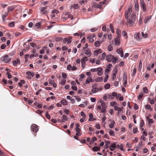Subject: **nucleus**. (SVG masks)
I'll list each match as a JSON object with an SVG mask.
<instances>
[{"instance_id":"6e6d98bb","label":"nucleus","mask_w":156,"mask_h":156,"mask_svg":"<svg viewBox=\"0 0 156 156\" xmlns=\"http://www.w3.org/2000/svg\"><path fill=\"white\" fill-rule=\"evenodd\" d=\"M108 98L109 99H112L113 97H112V95L110 94H108Z\"/></svg>"},{"instance_id":"8fccbe9b","label":"nucleus","mask_w":156,"mask_h":156,"mask_svg":"<svg viewBox=\"0 0 156 156\" xmlns=\"http://www.w3.org/2000/svg\"><path fill=\"white\" fill-rule=\"evenodd\" d=\"M93 115L92 113L90 114L89 115V117L90 118L88 120L89 121H92V120L91 119L93 117Z\"/></svg>"},{"instance_id":"2eb2a0df","label":"nucleus","mask_w":156,"mask_h":156,"mask_svg":"<svg viewBox=\"0 0 156 156\" xmlns=\"http://www.w3.org/2000/svg\"><path fill=\"white\" fill-rule=\"evenodd\" d=\"M134 37L137 40L140 41L141 40V38L140 37L139 33H137L134 35Z\"/></svg>"},{"instance_id":"052dcab7","label":"nucleus","mask_w":156,"mask_h":156,"mask_svg":"<svg viewBox=\"0 0 156 156\" xmlns=\"http://www.w3.org/2000/svg\"><path fill=\"white\" fill-rule=\"evenodd\" d=\"M141 8H142L143 10L144 11H145L146 10V5H145L141 6Z\"/></svg>"},{"instance_id":"ea45409f","label":"nucleus","mask_w":156,"mask_h":156,"mask_svg":"<svg viewBox=\"0 0 156 156\" xmlns=\"http://www.w3.org/2000/svg\"><path fill=\"white\" fill-rule=\"evenodd\" d=\"M72 6L75 9H77L79 7L78 5L76 4H74Z\"/></svg>"},{"instance_id":"412c9836","label":"nucleus","mask_w":156,"mask_h":156,"mask_svg":"<svg viewBox=\"0 0 156 156\" xmlns=\"http://www.w3.org/2000/svg\"><path fill=\"white\" fill-rule=\"evenodd\" d=\"M98 74L99 76H101L103 74L102 69H98Z\"/></svg>"},{"instance_id":"a878e982","label":"nucleus","mask_w":156,"mask_h":156,"mask_svg":"<svg viewBox=\"0 0 156 156\" xmlns=\"http://www.w3.org/2000/svg\"><path fill=\"white\" fill-rule=\"evenodd\" d=\"M62 104L63 105H67V102L66 101L65 99H63L61 101Z\"/></svg>"},{"instance_id":"3c124183","label":"nucleus","mask_w":156,"mask_h":156,"mask_svg":"<svg viewBox=\"0 0 156 156\" xmlns=\"http://www.w3.org/2000/svg\"><path fill=\"white\" fill-rule=\"evenodd\" d=\"M122 35L123 36L126 37V38H127V33L125 31H123L122 32Z\"/></svg>"},{"instance_id":"ddd939ff","label":"nucleus","mask_w":156,"mask_h":156,"mask_svg":"<svg viewBox=\"0 0 156 156\" xmlns=\"http://www.w3.org/2000/svg\"><path fill=\"white\" fill-rule=\"evenodd\" d=\"M90 82H92V79L90 77H89L88 78V79L85 82V83L83 85H85V84H89L90 83Z\"/></svg>"},{"instance_id":"393cba45","label":"nucleus","mask_w":156,"mask_h":156,"mask_svg":"<svg viewBox=\"0 0 156 156\" xmlns=\"http://www.w3.org/2000/svg\"><path fill=\"white\" fill-rule=\"evenodd\" d=\"M100 148V147H94L92 149L94 151H97L99 150Z\"/></svg>"},{"instance_id":"9d476101","label":"nucleus","mask_w":156,"mask_h":156,"mask_svg":"<svg viewBox=\"0 0 156 156\" xmlns=\"http://www.w3.org/2000/svg\"><path fill=\"white\" fill-rule=\"evenodd\" d=\"M93 6L94 8H98L99 9H101L102 8L101 5L98 4L96 2H94L93 3Z\"/></svg>"},{"instance_id":"aec40b11","label":"nucleus","mask_w":156,"mask_h":156,"mask_svg":"<svg viewBox=\"0 0 156 156\" xmlns=\"http://www.w3.org/2000/svg\"><path fill=\"white\" fill-rule=\"evenodd\" d=\"M101 56L102 57L99 58V59L101 60H103L105 59V58L106 56L105 53H103L101 55Z\"/></svg>"},{"instance_id":"de8ad7c7","label":"nucleus","mask_w":156,"mask_h":156,"mask_svg":"<svg viewBox=\"0 0 156 156\" xmlns=\"http://www.w3.org/2000/svg\"><path fill=\"white\" fill-rule=\"evenodd\" d=\"M87 38L88 39L89 41L91 43H92L94 41L93 39L92 38L90 37H87Z\"/></svg>"},{"instance_id":"4be33fe9","label":"nucleus","mask_w":156,"mask_h":156,"mask_svg":"<svg viewBox=\"0 0 156 156\" xmlns=\"http://www.w3.org/2000/svg\"><path fill=\"white\" fill-rule=\"evenodd\" d=\"M135 9L136 11H138L139 10V5L137 2H135Z\"/></svg>"},{"instance_id":"37998d69","label":"nucleus","mask_w":156,"mask_h":156,"mask_svg":"<svg viewBox=\"0 0 156 156\" xmlns=\"http://www.w3.org/2000/svg\"><path fill=\"white\" fill-rule=\"evenodd\" d=\"M103 80V78L102 77H99L98 79H96V81L98 82H99L100 81H102Z\"/></svg>"},{"instance_id":"f3484780","label":"nucleus","mask_w":156,"mask_h":156,"mask_svg":"<svg viewBox=\"0 0 156 156\" xmlns=\"http://www.w3.org/2000/svg\"><path fill=\"white\" fill-rule=\"evenodd\" d=\"M26 74L29 76L33 77L34 76V73L33 72H31L30 71H27L26 72Z\"/></svg>"},{"instance_id":"1a4fd4ad","label":"nucleus","mask_w":156,"mask_h":156,"mask_svg":"<svg viewBox=\"0 0 156 156\" xmlns=\"http://www.w3.org/2000/svg\"><path fill=\"white\" fill-rule=\"evenodd\" d=\"M20 63V60L18 59H16V60H14L13 62V65L15 66H16L17 65L19 64Z\"/></svg>"},{"instance_id":"f03ea898","label":"nucleus","mask_w":156,"mask_h":156,"mask_svg":"<svg viewBox=\"0 0 156 156\" xmlns=\"http://www.w3.org/2000/svg\"><path fill=\"white\" fill-rule=\"evenodd\" d=\"M106 60L109 62H111L115 64L118 60V58L116 56H114L112 55H108L106 56Z\"/></svg>"},{"instance_id":"72a5a7b5","label":"nucleus","mask_w":156,"mask_h":156,"mask_svg":"<svg viewBox=\"0 0 156 156\" xmlns=\"http://www.w3.org/2000/svg\"><path fill=\"white\" fill-rule=\"evenodd\" d=\"M88 58L87 57H84L81 59V61L84 62L87 61Z\"/></svg>"},{"instance_id":"5701e85b","label":"nucleus","mask_w":156,"mask_h":156,"mask_svg":"<svg viewBox=\"0 0 156 156\" xmlns=\"http://www.w3.org/2000/svg\"><path fill=\"white\" fill-rule=\"evenodd\" d=\"M8 16V14L6 12H5L4 14H3L2 15V18L3 19V21H5V18L7 17Z\"/></svg>"},{"instance_id":"c9c22d12","label":"nucleus","mask_w":156,"mask_h":156,"mask_svg":"<svg viewBox=\"0 0 156 156\" xmlns=\"http://www.w3.org/2000/svg\"><path fill=\"white\" fill-rule=\"evenodd\" d=\"M110 84L109 83H107L105 86V88L106 89H108L110 87Z\"/></svg>"},{"instance_id":"c85d7f7f","label":"nucleus","mask_w":156,"mask_h":156,"mask_svg":"<svg viewBox=\"0 0 156 156\" xmlns=\"http://www.w3.org/2000/svg\"><path fill=\"white\" fill-rule=\"evenodd\" d=\"M71 39H72V37L70 36H69L68 37V38H67V43L68 44H69L71 42Z\"/></svg>"},{"instance_id":"774afa93","label":"nucleus","mask_w":156,"mask_h":156,"mask_svg":"<svg viewBox=\"0 0 156 156\" xmlns=\"http://www.w3.org/2000/svg\"><path fill=\"white\" fill-rule=\"evenodd\" d=\"M85 62H84L81 61V66L82 68H84L85 67Z\"/></svg>"},{"instance_id":"338daca9","label":"nucleus","mask_w":156,"mask_h":156,"mask_svg":"<svg viewBox=\"0 0 156 156\" xmlns=\"http://www.w3.org/2000/svg\"><path fill=\"white\" fill-rule=\"evenodd\" d=\"M68 18H70L71 20H72L73 19V16L71 14H68Z\"/></svg>"},{"instance_id":"69168bd1","label":"nucleus","mask_w":156,"mask_h":156,"mask_svg":"<svg viewBox=\"0 0 156 156\" xmlns=\"http://www.w3.org/2000/svg\"><path fill=\"white\" fill-rule=\"evenodd\" d=\"M145 5L144 2V0H141L140 2V5L141 6Z\"/></svg>"},{"instance_id":"f704fd0d","label":"nucleus","mask_w":156,"mask_h":156,"mask_svg":"<svg viewBox=\"0 0 156 156\" xmlns=\"http://www.w3.org/2000/svg\"><path fill=\"white\" fill-rule=\"evenodd\" d=\"M9 25L10 27H13L15 25V22H12L11 23H9Z\"/></svg>"},{"instance_id":"5fc2aeb1","label":"nucleus","mask_w":156,"mask_h":156,"mask_svg":"<svg viewBox=\"0 0 156 156\" xmlns=\"http://www.w3.org/2000/svg\"><path fill=\"white\" fill-rule=\"evenodd\" d=\"M66 82V80H62L61 81L60 84H61L62 85H64L65 84Z\"/></svg>"},{"instance_id":"c03bdc74","label":"nucleus","mask_w":156,"mask_h":156,"mask_svg":"<svg viewBox=\"0 0 156 156\" xmlns=\"http://www.w3.org/2000/svg\"><path fill=\"white\" fill-rule=\"evenodd\" d=\"M89 61L90 62H91L92 63H94L95 62V58H94L92 59L91 58H90L89 59Z\"/></svg>"},{"instance_id":"680f3d73","label":"nucleus","mask_w":156,"mask_h":156,"mask_svg":"<svg viewBox=\"0 0 156 156\" xmlns=\"http://www.w3.org/2000/svg\"><path fill=\"white\" fill-rule=\"evenodd\" d=\"M108 75H106L105 76V78H104V82L105 83L106 82L108 79Z\"/></svg>"},{"instance_id":"c756f323","label":"nucleus","mask_w":156,"mask_h":156,"mask_svg":"<svg viewBox=\"0 0 156 156\" xmlns=\"http://www.w3.org/2000/svg\"><path fill=\"white\" fill-rule=\"evenodd\" d=\"M109 27L110 28L111 31L112 33H114V30L113 29V25L112 24H110Z\"/></svg>"},{"instance_id":"bf43d9fd","label":"nucleus","mask_w":156,"mask_h":156,"mask_svg":"<svg viewBox=\"0 0 156 156\" xmlns=\"http://www.w3.org/2000/svg\"><path fill=\"white\" fill-rule=\"evenodd\" d=\"M62 76L63 78H66L67 77L66 74L65 73H62Z\"/></svg>"},{"instance_id":"58836bf2","label":"nucleus","mask_w":156,"mask_h":156,"mask_svg":"<svg viewBox=\"0 0 156 156\" xmlns=\"http://www.w3.org/2000/svg\"><path fill=\"white\" fill-rule=\"evenodd\" d=\"M108 50L109 51H111L113 49V48L112 46L109 45L108 47Z\"/></svg>"},{"instance_id":"7ed1b4c3","label":"nucleus","mask_w":156,"mask_h":156,"mask_svg":"<svg viewBox=\"0 0 156 156\" xmlns=\"http://www.w3.org/2000/svg\"><path fill=\"white\" fill-rule=\"evenodd\" d=\"M1 60L2 61H4L5 63H8L11 60L10 58H9V56L8 55L4 56L3 57H2Z\"/></svg>"},{"instance_id":"4468645a","label":"nucleus","mask_w":156,"mask_h":156,"mask_svg":"<svg viewBox=\"0 0 156 156\" xmlns=\"http://www.w3.org/2000/svg\"><path fill=\"white\" fill-rule=\"evenodd\" d=\"M85 54L86 55H88V56L89 57H90L91 55L90 50L89 49H87V50L85 52Z\"/></svg>"},{"instance_id":"6ab92c4d","label":"nucleus","mask_w":156,"mask_h":156,"mask_svg":"<svg viewBox=\"0 0 156 156\" xmlns=\"http://www.w3.org/2000/svg\"><path fill=\"white\" fill-rule=\"evenodd\" d=\"M9 70V69H6V71L7 72L6 73V75L8 76V78L9 79H10L12 78V76L10 73L8 72Z\"/></svg>"},{"instance_id":"20e7f679","label":"nucleus","mask_w":156,"mask_h":156,"mask_svg":"<svg viewBox=\"0 0 156 156\" xmlns=\"http://www.w3.org/2000/svg\"><path fill=\"white\" fill-rule=\"evenodd\" d=\"M32 131L34 132H37L38 130V128L37 125L35 124H32L31 126Z\"/></svg>"},{"instance_id":"e433bc0d","label":"nucleus","mask_w":156,"mask_h":156,"mask_svg":"<svg viewBox=\"0 0 156 156\" xmlns=\"http://www.w3.org/2000/svg\"><path fill=\"white\" fill-rule=\"evenodd\" d=\"M114 131H113L112 130H110V131H109V135L110 136H114Z\"/></svg>"},{"instance_id":"473e14b6","label":"nucleus","mask_w":156,"mask_h":156,"mask_svg":"<svg viewBox=\"0 0 156 156\" xmlns=\"http://www.w3.org/2000/svg\"><path fill=\"white\" fill-rule=\"evenodd\" d=\"M117 105V103L115 101H112L110 102V105L111 106H114Z\"/></svg>"},{"instance_id":"423d86ee","label":"nucleus","mask_w":156,"mask_h":156,"mask_svg":"<svg viewBox=\"0 0 156 156\" xmlns=\"http://www.w3.org/2000/svg\"><path fill=\"white\" fill-rule=\"evenodd\" d=\"M115 44L114 45H119L120 44V39L119 37V36H118L114 40Z\"/></svg>"},{"instance_id":"9b49d317","label":"nucleus","mask_w":156,"mask_h":156,"mask_svg":"<svg viewBox=\"0 0 156 156\" xmlns=\"http://www.w3.org/2000/svg\"><path fill=\"white\" fill-rule=\"evenodd\" d=\"M112 95L114 97H115L116 98L118 99L119 98L121 95L119 94H117L115 92L112 93Z\"/></svg>"},{"instance_id":"39448f33","label":"nucleus","mask_w":156,"mask_h":156,"mask_svg":"<svg viewBox=\"0 0 156 156\" xmlns=\"http://www.w3.org/2000/svg\"><path fill=\"white\" fill-rule=\"evenodd\" d=\"M116 51L118 54L120 55L121 57L122 58L123 57V51L122 48H117L116 49Z\"/></svg>"},{"instance_id":"2f4dec72","label":"nucleus","mask_w":156,"mask_h":156,"mask_svg":"<svg viewBox=\"0 0 156 156\" xmlns=\"http://www.w3.org/2000/svg\"><path fill=\"white\" fill-rule=\"evenodd\" d=\"M48 8L47 6H45L44 7H42L41 9V12H43L44 11H45V10L47 9Z\"/></svg>"},{"instance_id":"f8f14e48","label":"nucleus","mask_w":156,"mask_h":156,"mask_svg":"<svg viewBox=\"0 0 156 156\" xmlns=\"http://www.w3.org/2000/svg\"><path fill=\"white\" fill-rule=\"evenodd\" d=\"M102 52L101 50V49H99L98 50H94V55L96 56L98 54L101 53Z\"/></svg>"},{"instance_id":"a211bd4d","label":"nucleus","mask_w":156,"mask_h":156,"mask_svg":"<svg viewBox=\"0 0 156 156\" xmlns=\"http://www.w3.org/2000/svg\"><path fill=\"white\" fill-rule=\"evenodd\" d=\"M151 18V16H148L146 17L144 20V22L145 23H147L150 20Z\"/></svg>"},{"instance_id":"bb28decb","label":"nucleus","mask_w":156,"mask_h":156,"mask_svg":"<svg viewBox=\"0 0 156 156\" xmlns=\"http://www.w3.org/2000/svg\"><path fill=\"white\" fill-rule=\"evenodd\" d=\"M144 94L143 93H142L138 95V99L140 101L141 100L143 97L144 96Z\"/></svg>"},{"instance_id":"e2e57ef3","label":"nucleus","mask_w":156,"mask_h":156,"mask_svg":"<svg viewBox=\"0 0 156 156\" xmlns=\"http://www.w3.org/2000/svg\"><path fill=\"white\" fill-rule=\"evenodd\" d=\"M145 108L147 110L150 109L151 108V105H147L145 106Z\"/></svg>"},{"instance_id":"0e129e2a","label":"nucleus","mask_w":156,"mask_h":156,"mask_svg":"<svg viewBox=\"0 0 156 156\" xmlns=\"http://www.w3.org/2000/svg\"><path fill=\"white\" fill-rule=\"evenodd\" d=\"M62 118L63 119H64L65 121H67L68 119L67 118V116L65 115H63L62 116Z\"/></svg>"},{"instance_id":"0eeeda50","label":"nucleus","mask_w":156,"mask_h":156,"mask_svg":"<svg viewBox=\"0 0 156 156\" xmlns=\"http://www.w3.org/2000/svg\"><path fill=\"white\" fill-rule=\"evenodd\" d=\"M123 109V107H122L121 108H119L117 106H115L114 107V110L115 111H117L118 112L117 113V115H118L119 113H120L121 111Z\"/></svg>"},{"instance_id":"09e8293b","label":"nucleus","mask_w":156,"mask_h":156,"mask_svg":"<svg viewBox=\"0 0 156 156\" xmlns=\"http://www.w3.org/2000/svg\"><path fill=\"white\" fill-rule=\"evenodd\" d=\"M123 80V81H127V76L126 75H125V74L124 75Z\"/></svg>"},{"instance_id":"864d4df0","label":"nucleus","mask_w":156,"mask_h":156,"mask_svg":"<svg viewBox=\"0 0 156 156\" xmlns=\"http://www.w3.org/2000/svg\"><path fill=\"white\" fill-rule=\"evenodd\" d=\"M155 64H156L155 63H152L151 64H149V67H148V68H153L154 67Z\"/></svg>"},{"instance_id":"a19ab883","label":"nucleus","mask_w":156,"mask_h":156,"mask_svg":"<svg viewBox=\"0 0 156 156\" xmlns=\"http://www.w3.org/2000/svg\"><path fill=\"white\" fill-rule=\"evenodd\" d=\"M143 90L144 92L145 93L147 94L148 93V89L147 87H146L143 88Z\"/></svg>"},{"instance_id":"603ef678","label":"nucleus","mask_w":156,"mask_h":156,"mask_svg":"<svg viewBox=\"0 0 156 156\" xmlns=\"http://www.w3.org/2000/svg\"><path fill=\"white\" fill-rule=\"evenodd\" d=\"M94 45L97 47H98L100 45V43L98 41H96L95 42Z\"/></svg>"},{"instance_id":"79ce46f5","label":"nucleus","mask_w":156,"mask_h":156,"mask_svg":"<svg viewBox=\"0 0 156 156\" xmlns=\"http://www.w3.org/2000/svg\"><path fill=\"white\" fill-rule=\"evenodd\" d=\"M116 32L117 34L118 35V36H119V35L121 33V31L119 29H117L116 30Z\"/></svg>"},{"instance_id":"49530a36","label":"nucleus","mask_w":156,"mask_h":156,"mask_svg":"<svg viewBox=\"0 0 156 156\" xmlns=\"http://www.w3.org/2000/svg\"><path fill=\"white\" fill-rule=\"evenodd\" d=\"M59 11L56 10V9H55L54 10H52V13L53 14L54 13H55L57 14H58L59 13Z\"/></svg>"},{"instance_id":"cd10ccee","label":"nucleus","mask_w":156,"mask_h":156,"mask_svg":"<svg viewBox=\"0 0 156 156\" xmlns=\"http://www.w3.org/2000/svg\"><path fill=\"white\" fill-rule=\"evenodd\" d=\"M118 71L117 70H114L113 71V73H112V78L114 79V77H115L116 76V75Z\"/></svg>"},{"instance_id":"a18cd8bd","label":"nucleus","mask_w":156,"mask_h":156,"mask_svg":"<svg viewBox=\"0 0 156 156\" xmlns=\"http://www.w3.org/2000/svg\"><path fill=\"white\" fill-rule=\"evenodd\" d=\"M136 69H133V72H132V76H134L135 75L136 73Z\"/></svg>"},{"instance_id":"f257e3e1","label":"nucleus","mask_w":156,"mask_h":156,"mask_svg":"<svg viewBox=\"0 0 156 156\" xmlns=\"http://www.w3.org/2000/svg\"><path fill=\"white\" fill-rule=\"evenodd\" d=\"M125 17L127 20V24L130 27L133 26L135 23L136 15L132 11L131 6H129L125 12Z\"/></svg>"},{"instance_id":"dca6fc26","label":"nucleus","mask_w":156,"mask_h":156,"mask_svg":"<svg viewBox=\"0 0 156 156\" xmlns=\"http://www.w3.org/2000/svg\"><path fill=\"white\" fill-rule=\"evenodd\" d=\"M99 89L98 88H93L91 90V91L92 93H95L99 90Z\"/></svg>"},{"instance_id":"6e6552de","label":"nucleus","mask_w":156,"mask_h":156,"mask_svg":"<svg viewBox=\"0 0 156 156\" xmlns=\"http://www.w3.org/2000/svg\"><path fill=\"white\" fill-rule=\"evenodd\" d=\"M116 148V144L115 143L112 144L109 147L111 151H114Z\"/></svg>"},{"instance_id":"7c9ffc66","label":"nucleus","mask_w":156,"mask_h":156,"mask_svg":"<svg viewBox=\"0 0 156 156\" xmlns=\"http://www.w3.org/2000/svg\"><path fill=\"white\" fill-rule=\"evenodd\" d=\"M147 119H148L149 123H152L154 122V121L153 119H150L148 117H147Z\"/></svg>"},{"instance_id":"4c0bfd02","label":"nucleus","mask_w":156,"mask_h":156,"mask_svg":"<svg viewBox=\"0 0 156 156\" xmlns=\"http://www.w3.org/2000/svg\"><path fill=\"white\" fill-rule=\"evenodd\" d=\"M13 7L12 6L8 7L7 10L8 12H10L12 11L13 9Z\"/></svg>"},{"instance_id":"13d9d810","label":"nucleus","mask_w":156,"mask_h":156,"mask_svg":"<svg viewBox=\"0 0 156 156\" xmlns=\"http://www.w3.org/2000/svg\"><path fill=\"white\" fill-rule=\"evenodd\" d=\"M30 45L33 47H37V45L34 43H30Z\"/></svg>"},{"instance_id":"4d7b16f0","label":"nucleus","mask_w":156,"mask_h":156,"mask_svg":"<svg viewBox=\"0 0 156 156\" xmlns=\"http://www.w3.org/2000/svg\"><path fill=\"white\" fill-rule=\"evenodd\" d=\"M86 120V117H84L83 118H81L80 119V121L81 122H83Z\"/></svg>"},{"instance_id":"b1692460","label":"nucleus","mask_w":156,"mask_h":156,"mask_svg":"<svg viewBox=\"0 0 156 156\" xmlns=\"http://www.w3.org/2000/svg\"><path fill=\"white\" fill-rule=\"evenodd\" d=\"M115 122L114 121H112L111 122V124H109V126L111 128H113L114 126V124Z\"/></svg>"}]
</instances>
